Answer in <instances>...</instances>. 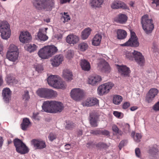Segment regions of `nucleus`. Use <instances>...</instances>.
Segmentation results:
<instances>
[{"label":"nucleus","mask_w":159,"mask_h":159,"mask_svg":"<svg viewBox=\"0 0 159 159\" xmlns=\"http://www.w3.org/2000/svg\"><path fill=\"white\" fill-rule=\"evenodd\" d=\"M58 49L53 45L45 46L41 48L38 54L39 57L43 59H47L51 57L57 51Z\"/></svg>","instance_id":"f03ea898"},{"label":"nucleus","mask_w":159,"mask_h":159,"mask_svg":"<svg viewBox=\"0 0 159 159\" xmlns=\"http://www.w3.org/2000/svg\"><path fill=\"white\" fill-rule=\"evenodd\" d=\"M91 134L94 135L100 134V129L92 130L90 131Z\"/></svg>","instance_id":"13d9d810"},{"label":"nucleus","mask_w":159,"mask_h":159,"mask_svg":"<svg viewBox=\"0 0 159 159\" xmlns=\"http://www.w3.org/2000/svg\"><path fill=\"white\" fill-rule=\"evenodd\" d=\"M111 7L113 9L122 8L127 9L128 7L125 3L120 1L116 0L112 2L111 5Z\"/></svg>","instance_id":"aec40b11"},{"label":"nucleus","mask_w":159,"mask_h":159,"mask_svg":"<svg viewBox=\"0 0 159 159\" xmlns=\"http://www.w3.org/2000/svg\"><path fill=\"white\" fill-rule=\"evenodd\" d=\"M52 113L61 112L64 109V105L61 102L53 100Z\"/></svg>","instance_id":"ddd939ff"},{"label":"nucleus","mask_w":159,"mask_h":159,"mask_svg":"<svg viewBox=\"0 0 159 159\" xmlns=\"http://www.w3.org/2000/svg\"><path fill=\"white\" fill-rule=\"evenodd\" d=\"M25 49L30 53L36 51L37 48V46L34 44H28L25 46Z\"/></svg>","instance_id":"c9c22d12"},{"label":"nucleus","mask_w":159,"mask_h":159,"mask_svg":"<svg viewBox=\"0 0 159 159\" xmlns=\"http://www.w3.org/2000/svg\"><path fill=\"white\" fill-rule=\"evenodd\" d=\"M99 101L96 98H89L82 103L83 105L84 106L90 107L97 105Z\"/></svg>","instance_id":"412c9836"},{"label":"nucleus","mask_w":159,"mask_h":159,"mask_svg":"<svg viewBox=\"0 0 159 159\" xmlns=\"http://www.w3.org/2000/svg\"><path fill=\"white\" fill-rule=\"evenodd\" d=\"M97 147L99 149L107 148L108 146L106 144L102 142H100L96 144Z\"/></svg>","instance_id":"c03bdc74"},{"label":"nucleus","mask_w":159,"mask_h":159,"mask_svg":"<svg viewBox=\"0 0 159 159\" xmlns=\"http://www.w3.org/2000/svg\"><path fill=\"white\" fill-rule=\"evenodd\" d=\"M29 93V91L27 90L25 91V93L23 96V99L25 100H28L30 98Z\"/></svg>","instance_id":"864d4df0"},{"label":"nucleus","mask_w":159,"mask_h":159,"mask_svg":"<svg viewBox=\"0 0 159 159\" xmlns=\"http://www.w3.org/2000/svg\"><path fill=\"white\" fill-rule=\"evenodd\" d=\"M113 131L116 134H118L120 135H122L123 134V132L120 130H119V128L116 125H114L112 127Z\"/></svg>","instance_id":"a18cd8bd"},{"label":"nucleus","mask_w":159,"mask_h":159,"mask_svg":"<svg viewBox=\"0 0 159 159\" xmlns=\"http://www.w3.org/2000/svg\"><path fill=\"white\" fill-rule=\"evenodd\" d=\"M99 116L97 113L94 111H91L90 113L89 121L91 125L93 127L98 126L97 121Z\"/></svg>","instance_id":"f8f14e48"},{"label":"nucleus","mask_w":159,"mask_h":159,"mask_svg":"<svg viewBox=\"0 0 159 159\" xmlns=\"http://www.w3.org/2000/svg\"><path fill=\"white\" fill-rule=\"evenodd\" d=\"M102 80L101 77L98 75L90 77L89 79L88 82L89 84L94 85L97 84Z\"/></svg>","instance_id":"393cba45"},{"label":"nucleus","mask_w":159,"mask_h":159,"mask_svg":"<svg viewBox=\"0 0 159 159\" xmlns=\"http://www.w3.org/2000/svg\"><path fill=\"white\" fill-rule=\"evenodd\" d=\"M94 143L93 142H90L87 144V147L89 148H91L93 147Z\"/></svg>","instance_id":"0e129e2a"},{"label":"nucleus","mask_w":159,"mask_h":159,"mask_svg":"<svg viewBox=\"0 0 159 159\" xmlns=\"http://www.w3.org/2000/svg\"><path fill=\"white\" fill-rule=\"evenodd\" d=\"M31 143L36 149H43L46 146L45 142L40 139H32Z\"/></svg>","instance_id":"dca6fc26"},{"label":"nucleus","mask_w":159,"mask_h":159,"mask_svg":"<svg viewBox=\"0 0 159 159\" xmlns=\"http://www.w3.org/2000/svg\"><path fill=\"white\" fill-rule=\"evenodd\" d=\"M131 136L135 142L139 143L141 141L142 135L138 133L135 134L134 132L132 131L131 133Z\"/></svg>","instance_id":"4c0bfd02"},{"label":"nucleus","mask_w":159,"mask_h":159,"mask_svg":"<svg viewBox=\"0 0 159 159\" xmlns=\"http://www.w3.org/2000/svg\"><path fill=\"white\" fill-rule=\"evenodd\" d=\"M14 145L17 152L21 154H24L28 153L29 149L26 145L20 139L16 138L13 140Z\"/></svg>","instance_id":"0eeeda50"},{"label":"nucleus","mask_w":159,"mask_h":159,"mask_svg":"<svg viewBox=\"0 0 159 159\" xmlns=\"http://www.w3.org/2000/svg\"><path fill=\"white\" fill-rule=\"evenodd\" d=\"M138 108V107L137 106H133L130 108V110L131 111H133L136 110Z\"/></svg>","instance_id":"69168bd1"},{"label":"nucleus","mask_w":159,"mask_h":159,"mask_svg":"<svg viewBox=\"0 0 159 159\" xmlns=\"http://www.w3.org/2000/svg\"><path fill=\"white\" fill-rule=\"evenodd\" d=\"M153 109L155 111H159V102H157L153 106Z\"/></svg>","instance_id":"e2e57ef3"},{"label":"nucleus","mask_w":159,"mask_h":159,"mask_svg":"<svg viewBox=\"0 0 159 159\" xmlns=\"http://www.w3.org/2000/svg\"><path fill=\"white\" fill-rule=\"evenodd\" d=\"M17 47L14 44L10 45L9 50L7 53V57L10 61L14 62L17 60L18 57V52L17 51Z\"/></svg>","instance_id":"6e6552de"},{"label":"nucleus","mask_w":159,"mask_h":159,"mask_svg":"<svg viewBox=\"0 0 159 159\" xmlns=\"http://www.w3.org/2000/svg\"><path fill=\"white\" fill-rule=\"evenodd\" d=\"M59 77L57 75H51L48 78V84L52 87L56 86V83L59 80Z\"/></svg>","instance_id":"b1692460"},{"label":"nucleus","mask_w":159,"mask_h":159,"mask_svg":"<svg viewBox=\"0 0 159 159\" xmlns=\"http://www.w3.org/2000/svg\"><path fill=\"white\" fill-rule=\"evenodd\" d=\"M104 0H90V5L93 8L96 9L102 7Z\"/></svg>","instance_id":"a878e982"},{"label":"nucleus","mask_w":159,"mask_h":159,"mask_svg":"<svg viewBox=\"0 0 159 159\" xmlns=\"http://www.w3.org/2000/svg\"><path fill=\"white\" fill-rule=\"evenodd\" d=\"M152 7L155 9L159 10V0H151Z\"/></svg>","instance_id":"79ce46f5"},{"label":"nucleus","mask_w":159,"mask_h":159,"mask_svg":"<svg viewBox=\"0 0 159 159\" xmlns=\"http://www.w3.org/2000/svg\"><path fill=\"white\" fill-rule=\"evenodd\" d=\"M66 128L68 129H71L74 127V123L72 122L68 121L66 122Z\"/></svg>","instance_id":"09e8293b"},{"label":"nucleus","mask_w":159,"mask_h":159,"mask_svg":"<svg viewBox=\"0 0 159 159\" xmlns=\"http://www.w3.org/2000/svg\"><path fill=\"white\" fill-rule=\"evenodd\" d=\"M159 152L156 145H153L150 147L148 153L152 156L156 154Z\"/></svg>","instance_id":"f704fd0d"},{"label":"nucleus","mask_w":159,"mask_h":159,"mask_svg":"<svg viewBox=\"0 0 159 159\" xmlns=\"http://www.w3.org/2000/svg\"><path fill=\"white\" fill-rule=\"evenodd\" d=\"M141 23L143 30L146 34H148L152 32L154 29V25L152 20L148 18V15H145L142 17Z\"/></svg>","instance_id":"20e7f679"},{"label":"nucleus","mask_w":159,"mask_h":159,"mask_svg":"<svg viewBox=\"0 0 159 159\" xmlns=\"http://www.w3.org/2000/svg\"><path fill=\"white\" fill-rule=\"evenodd\" d=\"M123 98L122 96L119 95H114L113 97V102L116 105H119L122 102Z\"/></svg>","instance_id":"58836bf2"},{"label":"nucleus","mask_w":159,"mask_h":159,"mask_svg":"<svg viewBox=\"0 0 159 159\" xmlns=\"http://www.w3.org/2000/svg\"><path fill=\"white\" fill-rule=\"evenodd\" d=\"M91 31V29L89 28L85 29L82 32L81 37L82 39L85 40L88 37L90 34Z\"/></svg>","instance_id":"72a5a7b5"},{"label":"nucleus","mask_w":159,"mask_h":159,"mask_svg":"<svg viewBox=\"0 0 159 159\" xmlns=\"http://www.w3.org/2000/svg\"><path fill=\"white\" fill-rule=\"evenodd\" d=\"M64 60V57L62 54L55 55L51 60L52 65L54 67L59 66Z\"/></svg>","instance_id":"2eb2a0df"},{"label":"nucleus","mask_w":159,"mask_h":159,"mask_svg":"<svg viewBox=\"0 0 159 159\" xmlns=\"http://www.w3.org/2000/svg\"><path fill=\"white\" fill-rule=\"evenodd\" d=\"M32 2L34 6L39 10L43 9L50 11L54 7L53 0H33Z\"/></svg>","instance_id":"f257e3e1"},{"label":"nucleus","mask_w":159,"mask_h":159,"mask_svg":"<svg viewBox=\"0 0 159 159\" xmlns=\"http://www.w3.org/2000/svg\"><path fill=\"white\" fill-rule=\"evenodd\" d=\"M31 38L30 34L27 31L21 32L19 36L20 41L23 43L29 42Z\"/></svg>","instance_id":"f3484780"},{"label":"nucleus","mask_w":159,"mask_h":159,"mask_svg":"<svg viewBox=\"0 0 159 159\" xmlns=\"http://www.w3.org/2000/svg\"><path fill=\"white\" fill-rule=\"evenodd\" d=\"M13 78L10 75H8L6 79L7 83L8 84H10L12 83L13 81Z\"/></svg>","instance_id":"603ef678"},{"label":"nucleus","mask_w":159,"mask_h":159,"mask_svg":"<svg viewBox=\"0 0 159 159\" xmlns=\"http://www.w3.org/2000/svg\"><path fill=\"white\" fill-rule=\"evenodd\" d=\"M66 42L70 44L74 45L76 44L79 41V37L73 34L68 35L66 39Z\"/></svg>","instance_id":"5701e85b"},{"label":"nucleus","mask_w":159,"mask_h":159,"mask_svg":"<svg viewBox=\"0 0 159 159\" xmlns=\"http://www.w3.org/2000/svg\"><path fill=\"white\" fill-rule=\"evenodd\" d=\"M135 153L136 157L139 158L141 157V153L139 148H136L135 150Z\"/></svg>","instance_id":"5fc2aeb1"},{"label":"nucleus","mask_w":159,"mask_h":159,"mask_svg":"<svg viewBox=\"0 0 159 159\" xmlns=\"http://www.w3.org/2000/svg\"><path fill=\"white\" fill-rule=\"evenodd\" d=\"M11 92L10 89L7 88H4L2 91V95L4 101L8 103L11 99Z\"/></svg>","instance_id":"6ab92c4d"},{"label":"nucleus","mask_w":159,"mask_h":159,"mask_svg":"<svg viewBox=\"0 0 159 159\" xmlns=\"http://www.w3.org/2000/svg\"><path fill=\"white\" fill-rule=\"evenodd\" d=\"M117 67L118 71L122 75L124 76H129L130 72L129 68L124 65H117Z\"/></svg>","instance_id":"4be33fe9"},{"label":"nucleus","mask_w":159,"mask_h":159,"mask_svg":"<svg viewBox=\"0 0 159 159\" xmlns=\"http://www.w3.org/2000/svg\"><path fill=\"white\" fill-rule=\"evenodd\" d=\"M88 47L87 43L84 42L80 43L78 46L79 49L83 52L85 51L88 48Z\"/></svg>","instance_id":"ea45409f"},{"label":"nucleus","mask_w":159,"mask_h":159,"mask_svg":"<svg viewBox=\"0 0 159 159\" xmlns=\"http://www.w3.org/2000/svg\"><path fill=\"white\" fill-rule=\"evenodd\" d=\"M105 86H106V89L108 93L110 91V90L112 89L114 86L113 83L111 82H107L104 84Z\"/></svg>","instance_id":"37998d69"},{"label":"nucleus","mask_w":159,"mask_h":159,"mask_svg":"<svg viewBox=\"0 0 159 159\" xmlns=\"http://www.w3.org/2000/svg\"><path fill=\"white\" fill-rule=\"evenodd\" d=\"M80 66L82 69L85 71H89L90 69L89 63L85 60H82L80 62Z\"/></svg>","instance_id":"7c9ffc66"},{"label":"nucleus","mask_w":159,"mask_h":159,"mask_svg":"<svg viewBox=\"0 0 159 159\" xmlns=\"http://www.w3.org/2000/svg\"><path fill=\"white\" fill-rule=\"evenodd\" d=\"M117 38L119 39H123L126 38L127 35L126 32L124 30L118 29L117 31Z\"/></svg>","instance_id":"2f4dec72"},{"label":"nucleus","mask_w":159,"mask_h":159,"mask_svg":"<svg viewBox=\"0 0 159 159\" xmlns=\"http://www.w3.org/2000/svg\"><path fill=\"white\" fill-rule=\"evenodd\" d=\"M70 0H60V2L62 4H64L67 2H69Z\"/></svg>","instance_id":"338daca9"},{"label":"nucleus","mask_w":159,"mask_h":159,"mask_svg":"<svg viewBox=\"0 0 159 159\" xmlns=\"http://www.w3.org/2000/svg\"><path fill=\"white\" fill-rule=\"evenodd\" d=\"M62 18L64 19L63 22L64 23L68 21L70 19V17L67 12H64Z\"/></svg>","instance_id":"49530a36"},{"label":"nucleus","mask_w":159,"mask_h":159,"mask_svg":"<svg viewBox=\"0 0 159 159\" xmlns=\"http://www.w3.org/2000/svg\"><path fill=\"white\" fill-rule=\"evenodd\" d=\"M131 37L126 43L121 45L122 46L137 47L139 45L138 38L134 32H130Z\"/></svg>","instance_id":"1a4fd4ad"},{"label":"nucleus","mask_w":159,"mask_h":159,"mask_svg":"<svg viewBox=\"0 0 159 159\" xmlns=\"http://www.w3.org/2000/svg\"><path fill=\"white\" fill-rule=\"evenodd\" d=\"M158 93V90L157 89H151L147 94L146 97V101L148 103L152 102Z\"/></svg>","instance_id":"4468645a"},{"label":"nucleus","mask_w":159,"mask_h":159,"mask_svg":"<svg viewBox=\"0 0 159 159\" xmlns=\"http://www.w3.org/2000/svg\"><path fill=\"white\" fill-rule=\"evenodd\" d=\"M130 106V103L128 102H125L122 104L123 109H125L128 108Z\"/></svg>","instance_id":"4d7b16f0"},{"label":"nucleus","mask_w":159,"mask_h":159,"mask_svg":"<svg viewBox=\"0 0 159 159\" xmlns=\"http://www.w3.org/2000/svg\"><path fill=\"white\" fill-rule=\"evenodd\" d=\"M37 93L41 98H55L57 94L56 91L47 88L39 89L37 90Z\"/></svg>","instance_id":"423d86ee"},{"label":"nucleus","mask_w":159,"mask_h":159,"mask_svg":"<svg viewBox=\"0 0 159 159\" xmlns=\"http://www.w3.org/2000/svg\"><path fill=\"white\" fill-rule=\"evenodd\" d=\"M56 86H54V88H58L61 89H63L65 88L66 85L65 82L64 81L58 80L57 83L56 84Z\"/></svg>","instance_id":"a19ab883"},{"label":"nucleus","mask_w":159,"mask_h":159,"mask_svg":"<svg viewBox=\"0 0 159 159\" xmlns=\"http://www.w3.org/2000/svg\"><path fill=\"white\" fill-rule=\"evenodd\" d=\"M53 100L44 101L42 106V109L46 112L52 113Z\"/></svg>","instance_id":"a211bd4d"},{"label":"nucleus","mask_w":159,"mask_h":159,"mask_svg":"<svg viewBox=\"0 0 159 159\" xmlns=\"http://www.w3.org/2000/svg\"><path fill=\"white\" fill-rule=\"evenodd\" d=\"M98 69L102 72L105 73H109L110 68L108 63L104 59L100 60L98 64Z\"/></svg>","instance_id":"9b49d317"},{"label":"nucleus","mask_w":159,"mask_h":159,"mask_svg":"<svg viewBox=\"0 0 159 159\" xmlns=\"http://www.w3.org/2000/svg\"><path fill=\"white\" fill-rule=\"evenodd\" d=\"M35 70L39 72H40L43 70V69L41 65H39L36 66Z\"/></svg>","instance_id":"6e6d98bb"},{"label":"nucleus","mask_w":159,"mask_h":159,"mask_svg":"<svg viewBox=\"0 0 159 159\" xmlns=\"http://www.w3.org/2000/svg\"><path fill=\"white\" fill-rule=\"evenodd\" d=\"M102 38V36L99 34H96L92 41V44L95 46H98L100 43Z\"/></svg>","instance_id":"cd10ccee"},{"label":"nucleus","mask_w":159,"mask_h":159,"mask_svg":"<svg viewBox=\"0 0 159 159\" xmlns=\"http://www.w3.org/2000/svg\"><path fill=\"white\" fill-rule=\"evenodd\" d=\"M71 148V146L70 144H67L65 145V148L67 150H69Z\"/></svg>","instance_id":"774afa93"},{"label":"nucleus","mask_w":159,"mask_h":159,"mask_svg":"<svg viewBox=\"0 0 159 159\" xmlns=\"http://www.w3.org/2000/svg\"><path fill=\"white\" fill-rule=\"evenodd\" d=\"M31 124L29 119L25 118L23 119L22 122L21 124V129L23 130H26L27 128L29 127Z\"/></svg>","instance_id":"c85d7f7f"},{"label":"nucleus","mask_w":159,"mask_h":159,"mask_svg":"<svg viewBox=\"0 0 159 159\" xmlns=\"http://www.w3.org/2000/svg\"><path fill=\"white\" fill-rule=\"evenodd\" d=\"M125 57L129 60L134 61L139 66H143L145 63V60L144 56L140 52L134 50L133 52H126Z\"/></svg>","instance_id":"7ed1b4c3"},{"label":"nucleus","mask_w":159,"mask_h":159,"mask_svg":"<svg viewBox=\"0 0 159 159\" xmlns=\"http://www.w3.org/2000/svg\"><path fill=\"white\" fill-rule=\"evenodd\" d=\"M106 87L104 84L100 85L98 87L97 89V92L99 95L102 96L108 93Z\"/></svg>","instance_id":"473e14b6"},{"label":"nucleus","mask_w":159,"mask_h":159,"mask_svg":"<svg viewBox=\"0 0 159 159\" xmlns=\"http://www.w3.org/2000/svg\"><path fill=\"white\" fill-rule=\"evenodd\" d=\"M113 114L115 116L118 118H122L123 116V113L117 111H114Z\"/></svg>","instance_id":"3c124183"},{"label":"nucleus","mask_w":159,"mask_h":159,"mask_svg":"<svg viewBox=\"0 0 159 159\" xmlns=\"http://www.w3.org/2000/svg\"><path fill=\"white\" fill-rule=\"evenodd\" d=\"M109 134V132L107 130H100V134L107 135Z\"/></svg>","instance_id":"bf43d9fd"},{"label":"nucleus","mask_w":159,"mask_h":159,"mask_svg":"<svg viewBox=\"0 0 159 159\" xmlns=\"http://www.w3.org/2000/svg\"><path fill=\"white\" fill-rule=\"evenodd\" d=\"M0 33L1 37L3 39H7L10 37L11 31L9 24L7 21H0Z\"/></svg>","instance_id":"39448f33"},{"label":"nucleus","mask_w":159,"mask_h":159,"mask_svg":"<svg viewBox=\"0 0 159 159\" xmlns=\"http://www.w3.org/2000/svg\"><path fill=\"white\" fill-rule=\"evenodd\" d=\"M129 125L128 124H126L123 126V130L125 133H126V131H129Z\"/></svg>","instance_id":"680f3d73"},{"label":"nucleus","mask_w":159,"mask_h":159,"mask_svg":"<svg viewBox=\"0 0 159 159\" xmlns=\"http://www.w3.org/2000/svg\"><path fill=\"white\" fill-rule=\"evenodd\" d=\"M63 77L67 81H71L73 79L72 72L70 70L66 69L63 71Z\"/></svg>","instance_id":"bb28decb"},{"label":"nucleus","mask_w":159,"mask_h":159,"mask_svg":"<svg viewBox=\"0 0 159 159\" xmlns=\"http://www.w3.org/2000/svg\"><path fill=\"white\" fill-rule=\"evenodd\" d=\"M84 92L83 90L80 88L73 89L70 92V96L72 98L76 101L80 100L83 97Z\"/></svg>","instance_id":"9d476101"},{"label":"nucleus","mask_w":159,"mask_h":159,"mask_svg":"<svg viewBox=\"0 0 159 159\" xmlns=\"http://www.w3.org/2000/svg\"><path fill=\"white\" fill-rule=\"evenodd\" d=\"M127 17L124 14H120L116 18V21L120 24L125 23L127 21Z\"/></svg>","instance_id":"c756f323"},{"label":"nucleus","mask_w":159,"mask_h":159,"mask_svg":"<svg viewBox=\"0 0 159 159\" xmlns=\"http://www.w3.org/2000/svg\"><path fill=\"white\" fill-rule=\"evenodd\" d=\"M57 135L55 134L51 133L49 134L48 136V138L50 141H52L54 140L55 139L57 138Z\"/></svg>","instance_id":"de8ad7c7"},{"label":"nucleus","mask_w":159,"mask_h":159,"mask_svg":"<svg viewBox=\"0 0 159 159\" xmlns=\"http://www.w3.org/2000/svg\"><path fill=\"white\" fill-rule=\"evenodd\" d=\"M128 143L127 140H125L121 141L119 145V147L120 150H121L122 148L125 146Z\"/></svg>","instance_id":"8fccbe9b"},{"label":"nucleus","mask_w":159,"mask_h":159,"mask_svg":"<svg viewBox=\"0 0 159 159\" xmlns=\"http://www.w3.org/2000/svg\"><path fill=\"white\" fill-rule=\"evenodd\" d=\"M43 30L42 29H40L38 33L37 37L40 40L45 41L48 39V36L43 33Z\"/></svg>","instance_id":"e433bc0d"},{"label":"nucleus","mask_w":159,"mask_h":159,"mask_svg":"<svg viewBox=\"0 0 159 159\" xmlns=\"http://www.w3.org/2000/svg\"><path fill=\"white\" fill-rule=\"evenodd\" d=\"M73 54L72 53V51L71 50H69L67 53L66 55V58L69 59H70L72 57Z\"/></svg>","instance_id":"052dcab7"}]
</instances>
